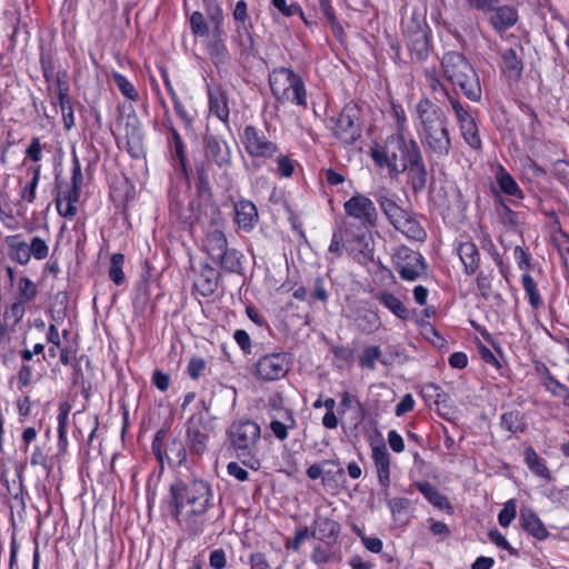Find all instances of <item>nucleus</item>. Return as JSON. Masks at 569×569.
I'll return each instance as SVG.
<instances>
[{
    "mask_svg": "<svg viewBox=\"0 0 569 569\" xmlns=\"http://www.w3.org/2000/svg\"><path fill=\"white\" fill-rule=\"evenodd\" d=\"M170 492L178 523L191 536H199L209 523V510L213 506V492L203 480H179Z\"/></svg>",
    "mask_w": 569,
    "mask_h": 569,
    "instance_id": "nucleus-1",
    "label": "nucleus"
},
{
    "mask_svg": "<svg viewBox=\"0 0 569 569\" xmlns=\"http://www.w3.org/2000/svg\"><path fill=\"white\" fill-rule=\"evenodd\" d=\"M416 128L427 150L438 158H445L451 149L448 119L440 107L429 99L416 104Z\"/></svg>",
    "mask_w": 569,
    "mask_h": 569,
    "instance_id": "nucleus-2",
    "label": "nucleus"
},
{
    "mask_svg": "<svg viewBox=\"0 0 569 569\" xmlns=\"http://www.w3.org/2000/svg\"><path fill=\"white\" fill-rule=\"evenodd\" d=\"M420 148L415 139L407 134L393 133L383 143L370 149V154L379 168H387L391 178L407 171L413 153L419 154Z\"/></svg>",
    "mask_w": 569,
    "mask_h": 569,
    "instance_id": "nucleus-3",
    "label": "nucleus"
},
{
    "mask_svg": "<svg viewBox=\"0 0 569 569\" xmlns=\"http://www.w3.org/2000/svg\"><path fill=\"white\" fill-rule=\"evenodd\" d=\"M443 77L458 87L471 101H479L481 87L478 74L467 58L457 51H449L441 58Z\"/></svg>",
    "mask_w": 569,
    "mask_h": 569,
    "instance_id": "nucleus-4",
    "label": "nucleus"
},
{
    "mask_svg": "<svg viewBox=\"0 0 569 569\" xmlns=\"http://www.w3.org/2000/svg\"><path fill=\"white\" fill-rule=\"evenodd\" d=\"M231 447L242 463L253 470L260 468L258 458L259 443L261 439V428L252 420H236L227 431Z\"/></svg>",
    "mask_w": 569,
    "mask_h": 569,
    "instance_id": "nucleus-5",
    "label": "nucleus"
},
{
    "mask_svg": "<svg viewBox=\"0 0 569 569\" xmlns=\"http://www.w3.org/2000/svg\"><path fill=\"white\" fill-rule=\"evenodd\" d=\"M271 92L281 103L307 108V91L301 77L289 68L273 69L269 76Z\"/></svg>",
    "mask_w": 569,
    "mask_h": 569,
    "instance_id": "nucleus-6",
    "label": "nucleus"
},
{
    "mask_svg": "<svg viewBox=\"0 0 569 569\" xmlns=\"http://www.w3.org/2000/svg\"><path fill=\"white\" fill-rule=\"evenodd\" d=\"M392 262L400 277L407 281H415L426 270L423 257L406 246L396 249L392 254Z\"/></svg>",
    "mask_w": 569,
    "mask_h": 569,
    "instance_id": "nucleus-7",
    "label": "nucleus"
},
{
    "mask_svg": "<svg viewBox=\"0 0 569 569\" xmlns=\"http://www.w3.org/2000/svg\"><path fill=\"white\" fill-rule=\"evenodd\" d=\"M241 140L247 153L252 158H272L278 152V146L253 126L243 129Z\"/></svg>",
    "mask_w": 569,
    "mask_h": 569,
    "instance_id": "nucleus-8",
    "label": "nucleus"
},
{
    "mask_svg": "<svg viewBox=\"0 0 569 569\" xmlns=\"http://www.w3.org/2000/svg\"><path fill=\"white\" fill-rule=\"evenodd\" d=\"M343 208L349 217L360 221L361 227H375L377 224V209L367 196L357 192L345 202Z\"/></svg>",
    "mask_w": 569,
    "mask_h": 569,
    "instance_id": "nucleus-9",
    "label": "nucleus"
},
{
    "mask_svg": "<svg viewBox=\"0 0 569 569\" xmlns=\"http://www.w3.org/2000/svg\"><path fill=\"white\" fill-rule=\"evenodd\" d=\"M288 371L289 358L286 353L266 355L256 365L257 376L264 381L281 379Z\"/></svg>",
    "mask_w": 569,
    "mask_h": 569,
    "instance_id": "nucleus-10",
    "label": "nucleus"
},
{
    "mask_svg": "<svg viewBox=\"0 0 569 569\" xmlns=\"http://www.w3.org/2000/svg\"><path fill=\"white\" fill-rule=\"evenodd\" d=\"M407 47L410 56L416 61H425L429 56L430 39L426 27L417 21H412L407 26Z\"/></svg>",
    "mask_w": 569,
    "mask_h": 569,
    "instance_id": "nucleus-11",
    "label": "nucleus"
},
{
    "mask_svg": "<svg viewBox=\"0 0 569 569\" xmlns=\"http://www.w3.org/2000/svg\"><path fill=\"white\" fill-rule=\"evenodd\" d=\"M333 134L345 144H352L361 136V129L357 123V110L346 107L335 121Z\"/></svg>",
    "mask_w": 569,
    "mask_h": 569,
    "instance_id": "nucleus-12",
    "label": "nucleus"
},
{
    "mask_svg": "<svg viewBox=\"0 0 569 569\" xmlns=\"http://www.w3.org/2000/svg\"><path fill=\"white\" fill-rule=\"evenodd\" d=\"M39 293L38 286L29 277L22 276L17 280L16 300L10 308V313L16 320L22 319L28 305L33 302Z\"/></svg>",
    "mask_w": 569,
    "mask_h": 569,
    "instance_id": "nucleus-13",
    "label": "nucleus"
},
{
    "mask_svg": "<svg viewBox=\"0 0 569 569\" xmlns=\"http://www.w3.org/2000/svg\"><path fill=\"white\" fill-rule=\"evenodd\" d=\"M207 6V14L214 24L213 39L208 43V52L212 58L222 60L227 54V48L221 38L222 10L214 0H203Z\"/></svg>",
    "mask_w": 569,
    "mask_h": 569,
    "instance_id": "nucleus-14",
    "label": "nucleus"
},
{
    "mask_svg": "<svg viewBox=\"0 0 569 569\" xmlns=\"http://www.w3.org/2000/svg\"><path fill=\"white\" fill-rule=\"evenodd\" d=\"M206 157L218 164L220 168H227L231 163V150L222 139L208 134L204 137Z\"/></svg>",
    "mask_w": 569,
    "mask_h": 569,
    "instance_id": "nucleus-15",
    "label": "nucleus"
},
{
    "mask_svg": "<svg viewBox=\"0 0 569 569\" xmlns=\"http://www.w3.org/2000/svg\"><path fill=\"white\" fill-rule=\"evenodd\" d=\"M368 228L369 227H357V234L355 236V239L349 241V244L345 248L360 262L371 259L373 254V248L367 230Z\"/></svg>",
    "mask_w": 569,
    "mask_h": 569,
    "instance_id": "nucleus-16",
    "label": "nucleus"
},
{
    "mask_svg": "<svg viewBox=\"0 0 569 569\" xmlns=\"http://www.w3.org/2000/svg\"><path fill=\"white\" fill-rule=\"evenodd\" d=\"M187 439L189 451L192 455L200 456L207 449L208 435L206 433V427L201 422V419L191 418L188 421L187 427Z\"/></svg>",
    "mask_w": 569,
    "mask_h": 569,
    "instance_id": "nucleus-17",
    "label": "nucleus"
},
{
    "mask_svg": "<svg viewBox=\"0 0 569 569\" xmlns=\"http://www.w3.org/2000/svg\"><path fill=\"white\" fill-rule=\"evenodd\" d=\"M8 257L11 261L27 266L31 261L28 241L21 234H11L4 238Z\"/></svg>",
    "mask_w": 569,
    "mask_h": 569,
    "instance_id": "nucleus-18",
    "label": "nucleus"
},
{
    "mask_svg": "<svg viewBox=\"0 0 569 569\" xmlns=\"http://www.w3.org/2000/svg\"><path fill=\"white\" fill-rule=\"evenodd\" d=\"M376 200L381 211L392 226H395V223L402 219L408 212L396 202L395 194L390 193L388 190L377 192Z\"/></svg>",
    "mask_w": 569,
    "mask_h": 569,
    "instance_id": "nucleus-19",
    "label": "nucleus"
},
{
    "mask_svg": "<svg viewBox=\"0 0 569 569\" xmlns=\"http://www.w3.org/2000/svg\"><path fill=\"white\" fill-rule=\"evenodd\" d=\"M234 214L236 222L246 231L252 230L258 222V210L249 200H240L236 202Z\"/></svg>",
    "mask_w": 569,
    "mask_h": 569,
    "instance_id": "nucleus-20",
    "label": "nucleus"
},
{
    "mask_svg": "<svg viewBox=\"0 0 569 569\" xmlns=\"http://www.w3.org/2000/svg\"><path fill=\"white\" fill-rule=\"evenodd\" d=\"M372 459L377 469L379 483L387 488L390 485V455L385 445L372 448Z\"/></svg>",
    "mask_w": 569,
    "mask_h": 569,
    "instance_id": "nucleus-21",
    "label": "nucleus"
},
{
    "mask_svg": "<svg viewBox=\"0 0 569 569\" xmlns=\"http://www.w3.org/2000/svg\"><path fill=\"white\" fill-rule=\"evenodd\" d=\"M490 23L497 32H503L518 21L517 10L511 6L495 7Z\"/></svg>",
    "mask_w": 569,
    "mask_h": 569,
    "instance_id": "nucleus-22",
    "label": "nucleus"
},
{
    "mask_svg": "<svg viewBox=\"0 0 569 569\" xmlns=\"http://www.w3.org/2000/svg\"><path fill=\"white\" fill-rule=\"evenodd\" d=\"M457 252L465 267V272L473 274L480 264V253L477 246L471 241H465L458 246Z\"/></svg>",
    "mask_w": 569,
    "mask_h": 569,
    "instance_id": "nucleus-23",
    "label": "nucleus"
},
{
    "mask_svg": "<svg viewBox=\"0 0 569 569\" xmlns=\"http://www.w3.org/2000/svg\"><path fill=\"white\" fill-rule=\"evenodd\" d=\"M520 520L522 528L535 538L543 540L549 536L542 521L530 508H521Z\"/></svg>",
    "mask_w": 569,
    "mask_h": 569,
    "instance_id": "nucleus-24",
    "label": "nucleus"
},
{
    "mask_svg": "<svg viewBox=\"0 0 569 569\" xmlns=\"http://www.w3.org/2000/svg\"><path fill=\"white\" fill-rule=\"evenodd\" d=\"M80 199V191L76 189H67L59 193L56 198L57 210L60 216L72 219L76 217L78 209L76 203Z\"/></svg>",
    "mask_w": 569,
    "mask_h": 569,
    "instance_id": "nucleus-25",
    "label": "nucleus"
},
{
    "mask_svg": "<svg viewBox=\"0 0 569 569\" xmlns=\"http://www.w3.org/2000/svg\"><path fill=\"white\" fill-rule=\"evenodd\" d=\"M518 51L522 52V48H510L502 53V71L511 80H519L523 70L522 59Z\"/></svg>",
    "mask_w": 569,
    "mask_h": 569,
    "instance_id": "nucleus-26",
    "label": "nucleus"
},
{
    "mask_svg": "<svg viewBox=\"0 0 569 569\" xmlns=\"http://www.w3.org/2000/svg\"><path fill=\"white\" fill-rule=\"evenodd\" d=\"M407 170L413 191L419 192L423 190L427 183V169L421 152L419 154L413 153V159L410 161Z\"/></svg>",
    "mask_w": 569,
    "mask_h": 569,
    "instance_id": "nucleus-27",
    "label": "nucleus"
},
{
    "mask_svg": "<svg viewBox=\"0 0 569 569\" xmlns=\"http://www.w3.org/2000/svg\"><path fill=\"white\" fill-rule=\"evenodd\" d=\"M393 228L411 240L423 241L426 238L425 229L410 212L395 223Z\"/></svg>",
    "mask_w": 569,
    "mask_h": 569,
    "instance_id": "nucleus-28",
    "label": "nucleus"
},
{
    "mask_svg": "<svg viewBox=\"0 0 569 569\" xmlns=\"http://www.w3.org/2000/svg\"><path fill=\"white\" fill-rule=\"evenodd\" d=\"M208 94L210 112L222 122H228L230 110L224 92L219 88H213L209 89Z\"/></svg>",
    "mask_w": 569,
    "mask_h": 569,
    "instance_id": "nucleus-29",
    "label": "nucleus"
},
{
    "mask_svg": "<svg viewBox=\"0 0 569 569\" xmlns=\"http://www.w3.org/2000/svg\"><path fill=\"white\" fill-rule=\"evenodd\" d=\"M217 271L209 264H204L198 280L194 282V288L202 297H209L217 289Z\"/></svg>",
    "mask_w": 569,
    "mask_h": 569,
    "instance_id": "nucleus-30",
    "label": "nucleus"
},
{
    "mask_svg": "<svg viewBox=\"0 0 569 569\" xmlns=\"http://www.w3.org/2000/svg\"><path fill=\"white\" fill-rule=\"evenodd\" d=\"M203 246L211 259L214 260L228 248V242L221 230L213 229L207 233Z\"/></svg>",
    "mask_w": 569,
    "mask_h": 569,
    "instance_id": "nucleus-31",
    "label": "nucleus"
},
{
    "mask_svg": "<svg viewBox=\"0 0 569 569\" xmlns=\"http://www.w3.org/2000/svg\"><path fill=\"white\" fill-rule=\"evenodd\" d=\"M417 489L426 497V499L435 507L443 510L450 509L451 506L446 496L439 492V490L429 482H418Z\"/></svg>",
    "mask_w": 569,
    "mask_h": 569,
    "instance_id": "nucleus-32",
    "label": "nucleus"
},
{
    "mask_svg": "<svg viewBox=\"0 0 569 569\" xmlns=\"http://www.w3.org/2000/svg\"><path fill=\"white\" fill-rule=\"evenodd\" d=\"M496 180L501 189L508 196L516 197L518 199L522 198V191L520 190L516 180L511 177V174L503 169L502 167L496 173Z\"/></svg>",
    "mask_w": 569,
    "mask_h": 569,
    "instance_id": "nucleus-33",
    "label": "nucleus"
},
{
    "mask_svg": "<svg viewBox=\"0 0 569 569\" xmlns=\"http://www.w3.org/2000/svg\"><path fill=\"white\" fill-rule=\"evenodd\" d=\"M56 88L49 92L51 96V103L53 106H59L60 109H64L66 107L71 104L70 94H69V83L62 77H58L54 80Z\"/></svg>",
    "mask_w": 569,
    "mask_h": 569,
    "instance_id": "nucleus-34",
    "label": "nucleus"
},
{
    "mask_svg": "<svg viewBox=\"0 0 569 569\" xmlns=\"http://www.w3.org/2000/svg\"><path fill=\"white\" fill-rule=\"evenodd\" d=\"M269 427L278 440L284 441L289 437V430L296 427L292 411L286 410L283 421L272 419Z\"/></svg>",
    "mask_w": 569,
    "mask_h": 569,
    "instance_id": "nucleus-35",
    "label": "nucleus"
},
{
    "mask_svg": "<svg viewBox=\"0 0 569 569\" xmlns=\"http://www.w3.org/2000/svg\"><path fill=\"white\" fill-rule=\"evenodd\" d=\"M50 237L32 236L29 241V253L31 259L46 260L50 256Z\"/></svg>",
    "mask_w": 569,
    "mask_h": 569,
    "instance_id": "nucleus-36",
    "label": "nucleus"
},
{
    "mask_svg": "<svg viewBox=\"0 0 569 569\" xmlns=\"http://www.w3.org/2000/svg\"><path fill=\"white\" fill-rule=\"evenodd\" d=\"M339 532V525L325 517H319L315 520V529L312 532V536L316 538H319L321 540L323 539H330L335 538Z\"/></svg>",
    "mask_w": 569,
    "mask_h": 569,
    "instance_id": "nucleus-37",
    "label": "nucleus"
},
{
    "mask_svg": "<svg viewBox=\"0 0 569 569\" xmlns=\"http://www.w3.org/2000/svg\"><path fill=\"white\" fill-rule=\"evenodd\" d=\"M242 254L236 249H226L220 257L213 261L228 272H238L241 269Z\"/></svg>",
    "mask_w": 569,
    "mask_h": 569,
    "instance_id": "nucleus-38",
    "label": "nucleus"
},
{
    "mask_svg": "<svg viewBox=\"0 0 569 569\" xmlns=\"http://www.w3.org/2000/svg\"><path fill=\"white\" fill-rule=\"evenodd\" d=\"M521 284L532 309H540L543 306V301L533 278L529 273H523L521 277Z\"/></svg>",
    "mask_w": 569,
    "mask_h": 569,
    "instance_id": "nucleus-39",
    "label": "nucleus"
},
{
    "mask_svg": "<svg viewBox=\"0 0 569 569\" xmlns=\"http://www.w3.org/2000/svg\"><path fill=\"white\" fill-rule=\"evenodd\" d=\"M164 457L168 460L169 465L181 466L187 458V451L183 443L178 439H173L167 446Z\"/></svg>",
    "mask_w": 569,
    "mask_h": 569,
    "instance_id": "nucleus-40",
    "label": "nucleus"
},
{
    "mask_svg": "<svg viewBox=\"0 0 569 569\" xmlns=\"http://www.w3.org/2000/svg\"><path fill=\"white\" fill-rule=\"evenodd\" d=\"M378 300L382 303L387 309H389L395 316L400 319H406L408 317V310L405 305L392 293L381 292L378 296Z\"/></svg>",
    "mask_w": 569,
    "mask_h": 569,
    "instance_id": "nucleus-41",
    "label": "nucleus"
},
{
    "mask_svg": "<svg viewBox=\"0 0 569 569\" xmlns=\"http://www.w3.org/2000/svg\"><path fill=\"white\" fill-rule=\"evenodd\" d=\"M501 427L510 432H522L526 428L523 416L520 411L513 410L501 416Z\"/></svg>",
    "mask_w": 569,
    "mask_h": 569,
    "instance_id": "nucleus-42",
    "label": "nucleus"
},
{
    "mask_svg": "<svg viewBox=\"0 0 569 569\" xmlns=\"http://www.w3.org/2000/svg\"><path fill=\"white\" fill-rule=\"evenodd\" d=\"M525 459L529 469L537 476L541 478L549 477L548 468L546 467L543 460L539 458L538 453L533 448L529 447L525 450Z\"/></svg>",
    "mask_w": 569,
    "mask_h": 569,
    "instance_id": "nucleus-43",
    "label": "nucleus"
},
{
    "mask_svg": "<svg viewBox=\"0 0 569 569\" xmlns=\"http://www.w3.org/2000/svg\"><path fill=\"white\" fill-rule=\"evenodd\" d=\"M460 132L463 140L475 150L481 148V139L479 130L475 120L467 121V123L460 126Z\"/></svg>",
    "mask_w": 569,
    "mask_h": 569,
    "instance_id": "nucleus-44",
    "label": "nucleus"
},
{
    "mask_svg": "<svg viewBox=\"0 0 569 569\" xmlns=\"http://www.w3.org/2000/svg\"><path fill=\"white\" fill-rule=\"evenodd\" d=\"M124 263V256L114 253L111 257L109 266V277L118 286L122 284L126 280L122 267Z\"/></svg>",
    "mask_w": 569,
    "mask_h": 569,
    "instance_id": "nucleus-45",
    "label": "nucleus"
},
{
    "mask_svg": "<svg viewBox=\"0 0 569 569\" xmlns=\"http://www.w3.org/2000/svg\"><path fill=\"white\" fill-rule=\"evenodd\" d=\"M382 352L378 346L366 347L359 356V365L362 368L376 369V362L381 359Z\"/></svg>",
    "mask_w": 569,
    "mask_h": 569,
    "instance_id": "nucleus-46",
    "label": "nucleus"
},
{
    "mask_svg": "<svg viewBox=\"0 0 569 569\" xmlns=\"http://www.w3.org/2000/svg\"><path fill=\"white\" fill-rule=\"evenodd\" d=\"M112 80L119 91L129 100L136 101L139 98V94L134 88V86L121 73L113 72Z\"/></svg>",
    "mask_w": 569,
    "mask_h": 569,
    "instance_id": "nucleus-47",
    "label": "nucleus"
},
{
    "mask_svg": "<svg viewBox=\"0 0 569 569\" xmlns=\"http://www.w3.org/2000/svg\"><path fill=\"white\" fill-rule=\"evenodd\" d=\"M328 465H338L335 460H323L321 463H315L311 465L306 473L309 479L316 480L322 477V483L325 485L326 481L329 479L331 471L325 470V467Z\"/></svg>",
    "mask_w": 569,
    "mask_h": 569,
    "instance_id": "nucleus-48",
    "label": "nucleus"
},
{
    "mask_svg": "<svg viewBox=\"0 0 569 569\" xmlns=\"http://www.w3.org/2000/svg\"><path fill=\"white\" fill-rule=\"evenodd\" d=\"M410 505L411 502L407 498H392L388 501V507L397 520L407 516Z\"/></svg>",
    "mask_w": 569,
    "mask_h": 569,
    "instance_id": "nucleus-49",
    "label": "nucleus"
},
{
    "mask_svg": "<svg viewBox=\"0 0 569 569\" xmlns=\"http://www.w3.org/2000/svg\"><path fill=\"white\" fill-rule=\"evenodd\" d=\"M237 41L240 48L241 54H251L253 51V38L251 32L247 27H243V30L238 28L237 30Z\"/></svg>",
    "mask_w": 569,
    "mask_h": 569,
    "instance_id": "nucleus-50",
    "label": "nucleus"
},
{
    "mask_svg": "<svg viewBox=\"0 0 569 569\" xmlns=\"http://www.w3.org/2000/svg\"><path fill=\"white\" fill-rule=\"evenodd\" d=\"M271 6L284 17H292L295 14L302 16L301 8L296 2H288V0H271Z\"/></svg>",
    "mask_w": 569,
    "mask_h": 569,
    "instance_id": "nucleus-51",
    "label": "nucleus"
},
{
    "mask_svg": "<svg viewBox=\"0 0 569 569\" xmlns=\"http://www.w3.org/2000/svg\"><path fill=\"white\" fill-rule=\"evenodd\" d=\"M190 28L194 36L207 37L209 34V27L204 21L201 12L194 11L190 17Z\"/></svg>",
    "mask_w": 569,
    "mask_h": 569,
    "instance_id": "nucleus-52",
    "label": "nucleus"
},
{
    "mask_svg": "<svg viewBox=\"0 0 569 569\" xmlns=\"http://www.w3.org/2000/svg\"><path fill=\"white\" fill-rule=\"evenodd\" d=\"M448 102L456 114L459 127L467 123V121L475 120L473 117L463 108L460 101L451 94H448Z\"/></svg>",
    "mask_w": 569,
    "mask_h": 569,
    "instance_id": "nucleus-53",
    "label": "nucleus"
},
{
    "mask_svg": "<svg viewBox=\"0 0 569 569\" xmlns=\"http://www.w3.org/2000/svg\"><path fill=\"white\" fill-rule=\"evenodd\" d=\"M517 515V505L515 500L510 499L505 505L503 508L500 510L498 515V521L500 526L503 528H507L512 520L516 518Z\"/></svg>",
    "mask_w": 569,
    "mask_h": 569,
    "instance_id": "nucleus-54",
    "label": "nucleus"
},
{
    "mask_svg": "<svg viewBox=\"0 0 569 569\" xmlns=\"http://www.w3.org/2000/svg\"><path fill=\"white\" fill-rule=\"evenodd\" d=\"M40 179V166L34 168L32 180L21 190V199L32 203L36 198V191Z\"/></svg>",
    "mask_w": 569,
    "mask_h": 569,
    "instance_id": "nucleus-55",
    "label": "nucleus"
},
{
    "mask_svg": "<svg viewBox=\"0 0 569 569\" xmlns=\"http://www.w3.org/2000/svg\"><path fill=\"white\" fill-rule=\"evenodd\" d=\"M422 397L426 399L433 400L435 403L439 405L446 401V393L440 390V387L436 383H426L421 390Z\"/></svg>",
    "mask_w": 569,
    "mask_h": 569,
    "instance_id": "nucleus-56",
    "label": "nucleus"
},
{
    "mask_svg": "<svg viewBox=\"0 0 569 569\" xmlns=\"http://www.w3.org/2000/svg\"><path fill=\"white\" fill-rule=\"evenodd\" d=\"M47 341L52 346L49 348V356L56 358L61 347L60 333L54 325H50L46 335Z\"/></svg>",
    "mask_w": 569,
    "mask_h": 569,
    "instance_id": "nucleus-57",
    "label": "nucleus"
},
{
    "mask_svg": "<svg viewBox=\"0 0 569 569\" xmlns=\"http://www.w3.org/2000/svg\"><path fill=\"white\" fill-rule=\"evenodd\" d=\"M497 212L499 214V218L503 224L510 226V227H517L519 223V216L517 212L512 211L507 204L501 203L497 208Z\"/></svg>",
    "mask_w": 569,
    "mask_h": 569,
    "instance_id": "nucleus-58",
    "label": "nucleus"
},
{
    "mask_svg": "<svg viewBox=\"0 0 569 569\" xmlns=\"http://www.w3.org/2000/svg\"><path fill=\"white\" fill-rule=\"evenodd\" d=\"M425 76L428 81V86L433 92L441 90L447 97L448 94H450L447 88L441 82L440 76L435 68L426 69Z\"/></svg>",
    "mask_w": 569,
    "mask_h": 569,
    "instance_id": "nucleus-59",
    "label": "nucleus"
},
{
    "mask_svg": "<svg viewBox=\"0 0 569 569\" xmlns=\"http://www.w3.org/2000/svg\"><path fill=\"white\" fill-rule=\"evenodd\" d=\"M207 363L202 358H191L188 367L187 372L191 379H198L206 370Z\"/></svg>",
    "mask_w": 569,
    "mask_h": 569,
    "instance_id": "nucleus-60",
    "label": "nucleus"
},
{
    "mask_svg": "<svg viewBox=\"0 0 569 569\" xmlns=\"http://www.w3.org/2000/svg\"><path fill=\"white\" fill-rule=\"evenodd\" d=\"M295 170V162L287 156L280 154L277 158V172L284 178L291 177Z\"/></svg>",
    "mask_w": 569,
    "mask_h": 569,
    "instance_id": "nucleus-61",
    "label": "nucleus"
},
{
    "mask_svg": "<svg viewBox=\"0 0 569 569\" xmlns=\"http://www.w3.org/2000/svg\"><path fill=\"white\" fill-rule=\"evenodd\" d=\"M392 113L396 119V132L400 134H407L408 128H407V117L405 113V110L401 107L393 106Z\"/></svg>",
    "mask_w": 569,
    "mask_h": 569,
    "instance_id": "nucleus-62",
    "label": "nucleus"
},
{
    "mask_svg": "<svg viewBox=\"0 0 569 569\" xmlns=\"http://www.w3.org/2000/svg\"><path fill=\"white\" fill-rule=\"evenodd\" d=\"M210 567L213 569H223L227 566V557L223 549H214L209 557Z\"/></svg>",
    "mask_w": 569,
    "mask_h": 569,
    "instance_id": "nucleus-63",
    "label": "nucleus"
},
{
    "mask_svg": "<svg viewBox=\"0 0 569 569\" xmlns=\"http://www.w3.org/2000/svg\"><path fill=\"white\" fill-rule=\"evenodd\" d=\"M232 16L237 22L241 23L242 27H246V22L248 21L249 16L247 2L244 0H239L236 3Z\"/></svg>",
    "mask_w": 569,
    "mask_h": 569,
    "instance_id": "nucleus-64",
    "label": "nucleus"
}]
</instances>
